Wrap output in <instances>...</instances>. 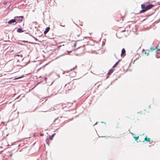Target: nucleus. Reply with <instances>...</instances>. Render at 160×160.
<instances>
[{"label":"nucleus","instance_id":"10","mask_svg":"<svg viewBox=\"0 0 160 160\" xmlns=\"http://www.w3.org/2000/svg\"><path fill=\"white\" fill-rule=\"evenodd\" d=\"M17 31L18 32H23V31L22 30V28H19L17 29Z\"/></svg>","mask_w":160,"mask_h":160},{"label":"nucleus","instance_id":"19","mask_svg":"<svg viewBox=\"0 0 160 160\" xmlns=\"http://www.w3.org/2000/svg\"><path fill=\"white\" fill-rule=\"evenodd\" d=\"M43 135H44V134H41L40 135V136H43Z\"/></svg>","mask_w":160,"mask_h":160},{"label":"nucleus","instance_id":"1","mask_svg":"<svg viewBox=\"0 0 160 160\" xmlns=\"http://www.w3.org/2000/svg\"><path fill=\"white\" fill-rule=\"evenodd\" d=\"M146 3H147L146 2L144 4H141V7L142 9V10L140 11V13L144 12H146L147 11L152 8L154 7V5L152 4L146 6Z\"/></svg>","mask_w":160,"mask_h":160},{"label":"nucleus","instance_id":"7","mask_svg":"<svg viewBox=\"0 0 160 160\" xmlns=\"http://www.w3.org/2000/svg\"><path fill=\"white\" fill-rule=\"evenodd\" d=\"M50 28L49 27H48L46 29V30L44 31V34H46L50 30Z\"/></svg>","mask_w":160,"mask_h":160},{"label":"nucleus","instance_id":"11","mask_svg":"<svg viewBox=\"0 0 160 160\" xmlns=\"http://www.w3.org/2000/svg\"><path fill=\"white\" fill-rule=\"evenodd\" d=\"M118 62H119L118 61L117 62L115 63V64L114 65V66L112 67V68H114L116 67L117 66V65H118Z\"/></svg>","mask_w":160,"mask_h":160},{"label":"nucleus","instance_id":"6","mask_svg":"<svg viewBox=\"0 0 160 160\" xmlns=\"http://www.w3.org/2000/svg\"><path fill=\"white\" fill-rule=\"evenodd\" d=\"M126 51L124 48H123L122 50V52L121 54V56H122L124 54L125 55Z\"/></svg>","mask_w":160,"mask_h":160},{"label":"nucleus","instance_id":"8","mask_svg":"<svg viewBox=\"0 0 160 160\" xmlns=\"http://www.w3.org/2000/svg\"><path fill=\"white\" fill-rule=\"evenodd\" d=\"M144 141H147V142H150V138H148L147 136H145V138H144V140L143 141V142H144Z\"/></svg>","mask_w":160,"mask_h":160},{"label":"nucleus","instance_id":"13","mask_svg":"<svg viewBox=\"0 0 160 160\" xmlns=\"http://www.w3.org/2000/svg\"><path fill=\"white\" fill-rule=\"evenodd\" d=\"M46 143H47L48 144H49V139H48V138H47V139H46Z\"/></svg>","mask_w":160,"mask_h":160},{"label":"nucleus","instance_id":"4","mask_svg":"<svg viewBox=\"0 0 160 160\" xmlns=\"http://www.w3.org/2000/svg\"><path fill=\"white\" fill-rule=\"evenodd\" d=\"M16 21V19H12V20H10V21H9L8 22V23L9 24H12V23H14V22H15Z\"/></svg>","mask_w":160,"mask_h":160},{"label":"nucleus","instance_id":"17","mask_svg":"<svg viewBox=\"0 0 160 160\" xmlns=\"http://www.w3.org/2000/svg\"><path fill=\"white\" fill-rule=\"evenodd\" d=\"M77 43H75L74 44V47H76V45Z\"/></svg>","mask_w":160,"mask_h":160},{"label":"nucleus","instance_id":"20","mask_svg":"<svg viewBox=\"0 0 160 160\" xmlns=\"http://www.w3.org/2000/svg\"><path fill=\"white\" fill-rule=\"evenodd\" d=\"M149 55V53H148L147 54V55Z\"/></svg>","mask_w":160,"mask_h":160},{"label":"nucleus","instance_id":"12","mask_svg":"<svg viewBox=\"0 0 160 160\" xmlns=\"http://www.w3.org/2000/svg\"><path fill=\"white\" fill-rule=\"evenodd\" d=\"M155 49H156L155 47L154 48V47H151L150 48V51H153Z\"/></svg>","mask_w":160,"mask_h":160},{"label":"nucleus","instance_id":"14","mask_svg":"<svg viewBox=\"0 0 160 160\" xmlns=\"http://www.w3.org/2000/svg\"><path fill=\"white\" fill-rule=\"evenodd\" d=\"M134 138L135 139V141H137L139 138V136L134 137Z\"/></svg>","mask_w":160,"mask_h":160},{"label":"nucleus","instance_id":"21","mask_svg":"<svg viewBox=\"0 0 160 160\" xmlns=\"http://www.w3.org/2000/svg\"><path fill=\"white\" fill-rule=\"evenodd\" d=\"M21 77H18V78H17V79H18V78H21Z\"/></svg>","mask_w":160,"mask_h":160},{"label":"nucleus","instance_id":"2","mask_svg":"<svg viewBox=\"0 0 160 160\" xmlns=\"http://www.w3.org/2000/svg\"><path fill=\"white\" fill-rule=\"evenodd\" d=\"M23 18L24 17L23 16L15 17H14V18L16 19V21H17L19 22L22 21Z\"/></svg>","mask_w":160,"mask_h":160},{"label":"nucleus","instance_id":"9","mask_svg":"<svg viewBox=\"0 0 160 160\" xmlns=\"http://www.w3.org/2000/svg\"><path fill=\"white\" fill-rule=\"evenodd\" d=\"M55 134V133H54L52 136H50L49 137V139L51 140H52Z\"/></svg>","mask_w":160,"mask_h":160},{"label":"nucleus","instance_id":"5","mask_svg":"<svg viewBox=\"0 0 160 160\" xmlns=\"http://www.w3.org/2000/svg\"><path fill=\"white\" fill-rule=\"evenodd\" d=\"M114 71V69L112 68L110 69L108 73V76H109L110 74H111Z\"/></svg>","mask_w":160,"mask_h":160},{"label":"nucleus","instance_id":"3","mask_svg":"<svg viewBox=\"0 0 160 160\" xmlns=\"http://www.w3.org/2000/svg\"><path fill=\"white\" fill-rule=\"evenodd\" d=\"M155 48L156 49L155 52L156 53H158L160 51V45H158L157 47H155Z\"/></svg>","mask_w":160,"mask_h":160},{"label":"nucleus","instance_id":"15","mask_svg":"<svg viewBox=\"0 0 160 160\" xmlns=\"http://www.w3.org/2000/svg\"><path fill=\"white\" fill-rule=\"evenodd\" d=\"M124 133H123L122 134H119V136H118V138H121L122 137L120 136V135H124Z\"/></svg>","mask_w":160,"mask_h":160},{"label":"nucleus","instance_id":"16","mask_svg":"<svg viewBox=\"0 0 160 160\" xmlns=\"http://www.w3.org/2000/svg\"><path fill=\"white\" fill-rule=\"evenodd\" d=\"M150 143H155V142L154 141H150Z\"/></svg>","mask_w":160,"mask_h":160},{"label":"nucleus","instance_id":"18","mask_svg":"<svg viewBox=\"0 0 160 160\" xmlns=\"http://www.w3.org/2000/svg\"><path fill=\"white\" fill-rule=\"evenodd\" d=\"M22 42H28V41H22Z\"/></svg>","mask_w":160,"mask_h":160}]
</instances>
